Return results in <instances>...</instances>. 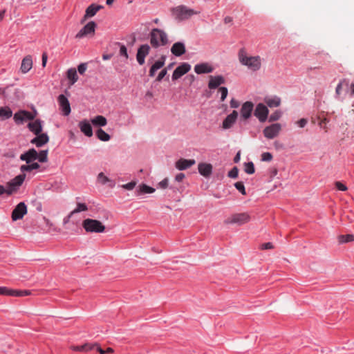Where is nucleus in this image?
Segmentation results:
<instances>
[{
  "label": "nucleus",
  "instance_id": "obj_42",
  "mask_svg": "<svg viewBox=\"0 0 354 354\" xmlns=\"http://www.w3.org/2000/svg\"><path fill=\"white\" fill-rule=\"evenodd\" d=\"M37 160L40 162H48V150H41L39 153L37 152Z\"/></svg>",
  "mask_w": 354,
  "mask_h": 354
},
{
  "label": "nucleus",
  "instance_id": "obj_34",
  "mask_svg": "<svg viewBox=\"0 0 354 354\" xmlns=\"http://www.w3.org/2000/svg\"><path fill=\"white\" fill-rule=\"evenodd\" d=\"M12 115V111L8 106L0 108V118L1 120L9 119Z\"/></svg>",
  "mask_w": 354,
  "mask_h": 354
},
{
  "label": "nucleus",
  "instance_id": "obj_43",
  "mask_svg": "<svg viewBox=\"0 0 354 354\" xmlns=\"http://www.w3.org/2000/svg\"><path fill=\"white\" fill-rule=\"evenodd\" d=\"M244 171L248 174H252L254 173V165L252 162H245L244 164Z\"/></svg>",
  "mask_w": 354,
  "mask_h": 354
},
{
  "label": "nucleus",
  "instance_id": "obj_25",
  "mask_svg": "<svg viewBox=\"0 0 354 354\" xmlns=\"http://www.w3.org/2000/svg\"><path fill=\"white\" fill-rule=\"evenodd\" d=\"M254 115L260 122H266V105L263 103L258 104L254 109Z\"/></svg>",
  "mask_w": 354,
  "mask_h": 354
},
{
  "label": "nucleus",
  "instance_id": "obj_54",
  "mask_svg": "<svg viewBox=\"0 0 354 354\" xmlns=\"http://www.w3.org/2000/svg\"><path fill=\"white\" fill-rule=\"evenodd\" d=\"M158 185L162 189H166L168 187V179L164 178L158 183Z\"/></svg>",
  "mask_w": 354,
  "mask_h": 354
},
{
  "label": "nucleus",
  "instance_id": "obj_18",
  "mask_svg": "<svg viewBox=\"0 0 354 354\" xmlns=\"http://www.w3.org/2000/svg\"><path fill=\"white\" fill-rule=\"evenodd\" d=\"M171 53L176 57H180L186 52L185 45L182 41L174 43L171 48Z\"/></svg>",
  "mask_w": 354,
  "mask_h": 354
},
{
  "label": "nucleus",
  "instance_id": "obj_20",
  "mask_svg": "<svg viewBox=\"0 0 354 354\" xmlns=\"http://www.w3.org/2000/svg\"><path fill=\"white\" fill-rule=\"evenodd\" d=\"M196 161L194 159H185L180 158L176 162V167L180 170H185L194 165H195Z\"/></svg>",
  "mask_w": 354,
  "mask_h": 354
},
{
  "label": "nucleus",
  "instance_id": "obj_39",
  "mask_svg": "<svg viewBox=\"0 0 354 354\" xmlns=\"http://www.w3.org/2000/svg\"><path fill=\"white\" fill-rule=\"evenodd\" d=\"M30 291L28 290H15L12 289V297H22L30 295Z\"/></svg>",
  "mask_w": 354,
  "mask_h": 354
},
{
  "label": "nucleus",
  "instance_id": "obj_28",
  "mask_svg": "<svg viewBox=\"0 0 354 354\" xmlns=\"http://www.w3.org/2000/svg\"><path fill=\"white\" fill-rule=\"evenodd\" d=\"M28 127L35 135H39L42 131L41 122L39 119H37L32 122H29Z\"/></svg>",
  "mask_w": 354,
  "mask_h": 354
},
{
  "label": "nucleus",
  "instance_id": "obj_8",
  "mask_svg": "<svg viewBox=\"0 0 354 354\" xmlns=\"http://www.w3.org/2000/svg\"><path fill=\"white\" fill-rule=\"evenodd\" d=\"M27 214V206L24 202L18 203L12 212V220L16 221L22 219L24 215Z\"/></svg>",
  "mask_w": 354,
  "mask_h": 354
},
{
  "label": "nucleus",
  "instance_id": "obj_3",
  "mask_svg": "<svg viewBox=\"0 0 354 354\" xmlns=\"http://www.w3.org/2000/svg\"><path fill=\"white\" fill-rule=\"evenodd\" d=\"M240 62L247 66L251 70L255 71L260 68L261 62L259 57H248L243 49H241L239 53Z\"/></svg>",
  "mask_w": 354,
  "mask_h": 354
},
{
  "label": "nucleus",
  "instance_id": "obj_58",
  "mask_svg": "<svg viewBox=\"0 0 354 354\" xmlns=\"http://www.w3.org/2000/svg\"><path fill=\"white\" fill-rule=\"evenodd\" d=\"M153 68H155L157 71L161 68L163 66L162 62L156 61L155 63L152 65Z\"/></svg>",
  "mask_w": 354,
  "mask_h": 354
},
{
  "label": "nucleus",
  "instance_id": "obj_11",
  "mask_svg": "<svg viewBox=\"0 0 354 354\" xmlns=\"http://www.w3.org/2000/svg\"><path fill=\"white\" fill-rule=\"evenodd\" d=\"M59 109L64 116H68L71 111V106L68 98L64 95L60 94L57 98Z\"/></svg>",
  "mask_w": 354,
  "mask_h": 354
},
{
  "label": "nucleus",
  "instance_id": "obj_23",
  "mask_svg": "<svg viewBox=\"0 0 354 354\" xmlns=\"http://www.w3.org/2000/svg\"><path fill=\"white\" fill-rule=\"evenodd\" d=\"M349 81L346 79L342 80L337 84L335 89V94L340 97L343 93H348Z\"/></svg>",
  "mask_w": 354,
  "mask_h": 354
},
{
  "label": "nucleus",
  "instance_id": "obj_56",
  "mask_svg": "<svg viewBox=\"0 0 354 354\" xmlns=\"http://www.w3.org/2000/svg\"><path fill=\"white\" fill-rule=\"evenodd\" d=\"M307 122L308 121L305 118H302L297 122L298 126L301 128L304 127L306 125Z\"/></svg>",
  "mask_w": 354,
  "mask_h": 354
},
{
  "label": "nucleus",
  "instance_id": "obj_32",
  "mask_svg": "<svg viewBox=\"0 0 354 354\" xmlns=\"http://www.w3.org/2000/svg\"><path fill=\"white\" fill-rule=\"evenodd\" d=\"M40 168V165L37 162L29 163L28 165H23L20 167V170L22 173L30 172L34 169H38Z\"/></svg>",
  "mask_w": 354,
  "mask_h": 354
},
{
  "label": "nucleus",
  "instance_id": "obj_50",
  "mask_svg": "<svg viewBox=\"0 0 354 354\" xmlns=\"http://www.w3.org/2000/svg\"><path fill=\"white\" fill-rule=\"evenodd\" d=\"M136 185V182L131 181L127 184L123 185L122 187L127 190H132L135 187Z\"/></svg>",
  "mask_w": 354,
  "mask_h": 354
},
{
  "label": "nucleus",
  "instance_id": "obj_2",
  "mask_svg": "<svg viewBox=\"0 0 354 354\" xmlns=\"http://www.w3.org/2000/svg\"><path fill=\"white\" fill-rule=\"evenodd\" d=\"M171 12L172 17L178 21L187 20L192 17L193 15L200 13L199 11H196L194 9L189 8L184 5L178 6L171 8Z\"/></svg>",
  "mask_w": 354,
  "mask_h": 354
},
{
  "label": "nucleus",
  "instance_id": "obj_21",
  "mask_svg": "<svg viewBox=\"0 0 354 354\" xmlns=\"http://www.w3.org/2000/svg\"><path fill=\"white\" fill-rule=\"evenodd\" d=\"M238 117V112L236 111H233L230 114L227 115V117L223 121V129H230L232 127V125L235 123Z\"/></svg>",
  "mask_w": 354,
  "mask_h": 354
},
{
  "label": "nucleus",
  "instance_id": "obj_53",
  "mask_svg": "<svg viewBox=\"0 0 354 354\" xmlns=\"http://www.w3.org/2000/svg\"><path fill=\"white\" fill-rule=\"evenodd\" d=\"M277 173H278V169L277 167L270 168L269 175H270V178L273 179L274 177H275L277 176Z\"/></svg>",
  "mask_w": 354,
  "mask_h": 354
},
{
  "label": "nucleus",
  "instance_id": "obj_57",
  "mask_svg": "<svg viewBox=\"0 0 354 354\" xmlns=\"http://www.w3.org/2000/svg\"><path fill=\"white\" fill-rule=\"evenodd\" d=\"M41 59H42V66L45 67L46 65L47 59H48L47 53L44 52L42 53Z\"/></svg>",
  "mask_w": 354,
  "mask_h": 354
},
{
  "label": "nucleus",
  "instance_id": "obj_1",
  "mask_svg": "<svg viewBox=\"0 0 354 354\" xmlns=\"http://www.w3.org/2000/svg\"><path fill=\"white\" fill-rule=\"evenodd\" d=\"M151 46L155 49L169 44L167 33L162 29L154 28L149 35Z\"/></svg>",
  "mask_w": 354,
  "mask_h": 354
},
{
  "label": "nucleus",
  "instance_id": "obj_44",
  "mask_svg": "<svg viewBox=\"0 0 354 354\" xmlns=\"http://www.w3.org/2000/svg\"><path fill=\"white\" fill-rule=\"evenodd\" d=\"M97 181L102 185H105L110 181V179L104 173L100 172L97 176Z\"/></svg>",
  "mask_w": 354,
  "mask_h": 354
},
{
  "label": "nucleus",
  "instance_id": "obj_13",
  "mask_svg": "<svg viewBox=\"0 0 354 354\" xmlns=\"http://www.w3.org/2000/svg\"><path fill=\"white\" fill-rule=\"evenodd\" d=\"M76 351H88L91 350H96L100 354H106V351L103 350L98 344H85L82 346H77L74 348Z\"/></svg>",
  "mask_w": 354,
  "mask_h": 354
},
{
  "label": "nucleus",
  "instance_id": "obj_55",
  "mask_svg": "<svg viewBox=\"0 0 354 354\" xmlns=\"http://www.w3.org/2000/svg\"><path fill=\"white\" fill-rule=\"evenodd\" d=\"M276 179L278 180L279 178H277ZM279 185L280 183L279 180L274 181V184L272 185L271 186H267V189H268L269 191H272L274 189H276Z\"/></svg>",
  "mask_w": 354,
  "mask_h": 354
},
{
  "label": "nucleus",
  "instance_id": "obj_33",
  "mask_svg": "<svg viewBox=\"0 0 354 354\" xmlns=\"http://www.w3.org/2000/svg\"><path fill=\"white\" fill-rule=\"evenodd\" d=\"M91 122L95 127H104L107 124V120L103 115H97L91 120Z\"/></svg>",
  "mask_w": 354,
  "mask_h": 354
},
{
  "label": "nucleus",
  "instance_id": "obj_9",
  "mask_svg": "<svg viewBox=\"0 0 354 354\" xmlns=\"http://www.w3.org/2000/svg\"><path fill=\"white\" fill-rule=\"evenodd\" d=\"M35 118V113H32L28 111L21 110L15 113L14 115V120L16 124H22L26 120H32Z\"/></svg>",
  "mask_w": 354,
  "mask_h": 354
},
{
  "label": "nucleus",
  "instance_id": "obj_31",
  "mask_svg": "<svg viewBox=\"0 0 354 354\" xmlns=\"http://www.w3.org/2000/svg\"><path fill=\"white\" fill-rule=\"evenodd\" d=\"M66 77L70 81V84H74L78 80L77 71L75 68H71L67 71Z\"/></svg>",
  "mask_w": 354,
  "mask_h": 354
},
{
  "label": "nucleus",
  "instance_id": "obj_4",
  "mask_svg": "<svg viewBox=\"0 0 354 354\" xmlns=\"http://www.w3.org/2000/svg\"><path fill=\"white\" fill-rule=\"evenodd\" d=\"M82 227L87 232L101 233L104 232L105 226L98 220L86 218L82 222Z\"/></svg>",
  "mask_w": 354,
  "mask_h": 354
},
{
  "label": "nucleus",
  "instance_id": "obj_19",
  "mask_svg": "<svg viewBox=\"0 0 354 354\" xmlns=\"http://www.w3.org/2000/svg\"><path fill=\"white\" fill-rule=\"evenodd\" d=\"M198 169L201 176L208 178L212 174L213 167L210 163L201 162L198 165Z\"/></svg>",
  "mask_w": 354,
  "mask_h": 354
},
{
  "label": "nucleus",
  "instance_id": "obj_5",
  "mask_svg": "<svg viewBox=\"0 0 354 354\" xmlns=\"http://www.w3.org/2000/svg\"><path fill=\"white\" fill-rule=\"evenodd\" d=\"M25 178L26 174H21L15 176L14 178L10 180L7 183V188H6V194L8 196H10L13 193L17 192L19 189L21 185L23 184Z\"/></svg>",
  "mask_w": 354,
  "mask_h": 354
},
{
  "label": "nucleus",
  "instance_id": "obj_46",
  "mask_svg": "<svg viewBox=\"0 0 354 354\" xmlns=\"http://www.w3.org/2000/svg\"><path fill=\"white\" fill-rule=\"evenodd\" d=\"M0 295H6L12 297V289L5 286H0Z\"/></svg>",
  "mask_w": 354,
  "mask_h": 354
},
{
  "label": "nucleus",
  "instance_id": "obj_22",
  "mask_svg": "<svg viewBox=\"0 0 354 354\" xmlns=\"http://www.w3.org/2000/svg\"><path fill=\"white\" fill-rule=\"evenodd\" d=\"M31 140L30 143L35 145L37 147H41L49 141V137L46 133H39Z\"/></svg>",
  "mask_w": 354,
  "mask_h": 354
},
{
  "label": "nucleus",
  "instance_id": "obj_15",
  "mask_svg": "<svg viewBox=\"0 0 354 354\" xmlns=\"http://www.w3.org/2000/svg\"><path fill=\"white\" fill-rule=\"evenodd\" d=\"M37 151L34 148L30 149L20 156V160L25 161L27 164L31 163L37 160Z\"/></svg>",
  "mask_w": 354,
  "mask_h": 354
},
{
  "label": "nucleus",
  "instance_id": "obj_52",
  "mask_svg": "<svg viewBox=\"0 0 354 354\" xmlns=\"http://www.w3.org/2000/svg\"><path fill=\"white\" fill-rule=\"evenodd\" d=\"M335 187L338 190L346 191L347 187L339 181L335 182Z\"/></svg>",
  "mask_w": 354,
  "mask_h": 354
},
{
  "label": "nucleus",
  "instance_id": "obj_41",
  "mask_svg": "<svg viewBox=\"0 0 354 354\" xmlns=\"http://www.w3.org/2000/svg\"><path fill=\"white\" fill-rule=\"evenodd\" d=\"M87 210L88 207L85 203H77V206L72 212H71V215H73L74 214L85 212Z\"/></svg>",
  "mask_w": 354,
  "mask_h": 354
},
{
  "label": "nucleus",
  "instance_id": "obj_47",
  "mask_svg": "<svg viewBox=\"0 0 354 354\" xmlns=\"http://www.w3.org/2000/svg\"><path fill=\"white\" fill-rule=\"evenodd\" d=\"M218 91L221 94V101L223 102L227 96L228 90H227V87L222 86V87L219 88Z\"/></svg>",
  "mask_w": 354,
  "mask_h": 354
},
{
  "label": "nucleus",
  "instance_id": "obj_24",
  "mask_svg": "<svg viewBox=\"0 0 354 354\" xmlns=\"http://www.w3.org/2000/svg\"><path fill=\"white\" fill-rule=\"evenodd\" d=\"M281 129V126L279 123L272 124L267 127V138L272 139L278 136Z\"/></svg>",
  "mask_w": 354,
  "mask_h": 354
},
{
  "label": "nucleus",
  "instance_id": "obj_51",
  "mask_svg": "<svg viewBox=\"0 0 354 354\" xmlns=\"http://www.w3.org/2000/svg\"><path fill=\"white\" fill-rule=\"evenodd\" d=\"M167 68H164L162 69L158 74L157 78H156V81L158 82H160L164 77L165 76L167 75Z\"/></svg>",
  "mask_w": 354,
  "mask_h": 354
},
{
  "label": "nucleus",
  "instance_id": "obj_7",
  "mask_svg": "<svg viewBox=\"0 0 354 354\" xmlns=\"http://www.w3.org/2000/svg\"><path fill=\"white\" fill-rule=\"evenodd\" d=\"M97 24L95 21L88 22L75 35L76 39H81L88 35H93L95 31Z\"/></svg>",
  "mask_w": 354,
  "mask_h": 354
},
{
  "label": "nucleus",
  "instance_id": "obj_64",
  "mask_svg": "<svg viewBox=\"0 0 354 354\" xmlns=\"http://www.w3.org/2000/svg\"><path fill=\"white\" fill-rule=\"evenodd\" d=\"M348 93L354 94V83H349Z\"/></svg>",
  "mask_w": 354,
  "mask_h": 354
},
{
  "label": "nucleus",
  "instance_id": "obj_62",
  "mask_svg": "<svg viewBox=\"0 0 354 354\" xmlns=\"http://www.w3.org/2000/svg\"><path fill=\"white\" fill-rule=\"evenodd\" d=\"M240 159H241V152L238 151L237 153L235 155L233 160L235 163H237L240 161Z\"/></svg>",
  "mask_w": 354,
  "mask_h": 354
},
{
  "label": "nucleus",
  "instance_id": "obj_12",
  "mask_svg": "<svg viewBox=\"0 0 354 354\" xmlns=\"http://www.w3.org/2000/svg\"><path fill=\"white\" fill-rule=\"evenodd\" d=\"M191 69V65L188 63H182L174 71L172 80H176L188 73Z\"/></svg>",
  "mask_w": 354,
  "mask_h": 354
},
{
  "label": "nucleus",
  "instance_id": "obj_45",
  "mask_svg": "<svg viewBox=\"0 0 354 354\" xmlns=\"http://www.w3.org/2000/svg\"><path fill=\"white\" fill-rule=\"evenodd\" d=\"M234 186L236 189L240 192L243 195L246 194L244 184L242 181H239L234 183Z\"/></svg>",
  "mask_w": 354,
  "mask_h": 354
},
{
  "label": "nucleus",
  "instance_id": "obj_36",
  "mask_svg": "<svg viewBox=\"0 0 354 354\" xmlns=\"http://www.w3.org/2000/svg\"><path fill=\"white\" fill-rule=\"evenodd\" d=\"M95 135L97 138L101 141L106 142L111 139V136H109V134H108L101 128H99L96 131Z\"/></svg>",
  "mask_w": 354,
  "mask_h": 354
},
{
  "label": "nucleus",
  "instance_id": "obj_14",
  "mask_svg": "<svg viewBox=\"0 0 354 354\" xmlns=\"http://www.w3.org/2000/svg\"><path fill=\"white\" fill-rule=\"evenodd\" d=\"M254 109V104L250 101H247L242 104L241 109V115L243 120H248L250 118Z\"/></svg>",
  "mask_w": 354,
  "mask_h": 354
},
{
  "label": "nucleus",
  "instance_id": "obj_38",
  "mask_svg": "<svg viewBox=\"0 0 354 354\" xmlns=\"http://www.w3.org/2000/svg\"><path fill=\"white\" fill-rule=\"evenodd\" d=\"M337 240L339 244L346 243L354 241L353 234L339 235L337 236Z\"/></svg>",
  "mask_w": 354,
  "mask_h": 354
},
{
  "label": "nucleus",
  "instance_id": "obj_29",
  "mask_svg": "<svg viewBox=\"0 0 354 354\" xmlns=\"http://www.w3.org/2000/svg\"><path fill=\"white\" fill-rule=\"evenodd\" d=\"M32 66V59L30 55L26 56L21 62V71L23 73H28Z\"/></svg>",
  "mask_w": 354,
  "mask_h": 354
},
{
  "label": "nucleus",
  "instance_id": "obj_63",
  "mask_svg": "<svg viewBox=\"0 0 354 354\" xmlns=\"http://www.w3.org/2000/svg\"><path fill=\"white\" fill-rule=\"evenodd\" d=\"M73 215H71V213L67 215L66 216H65L63 219V223L65 225L66 223H68L71 218Z\"/></svg>",
  "mask_w": 354,
  "mask_h": 354
},
{
  "label": "nucleus",
  "instance_id": "obj_30",
  "mask_svg": "<svg viewBox=\"0 0 354 354\" xmlns=\"http://www.w3.org/2000/svg\"><path fill=\"white\" fill-rule=\"evenodd\" d=\"M281 104V99L280 97L274 95L267 97V108L279 107Z\"/></svg>",
  "mask_w": 354,
  "mask_h": 354
},
{
  "label": "nucleus",
  "instance_id": "obj_60",
  "mask_svg": "<svg viewBox=\"0 0 354 354\" xmlns=\"http://www.w3.org/2000/svg\"><path fill=\"white\" fill-rule=\"evenodd\" d=\"M239 106V103L234 99H232L230 101V106L232 108H238Z\"/></svg>",
  "mask_w": 354,
  "mask_h": 354
},
{
  "label": "nucleus",
  "instance_id": "obj_48",
  "mask_svg": "<svg viewBox=\"0 0 354 354\" xmlns=\"http://www.w3.org/2000/svg\"><path fill=\"white\" fill-rule=\"evenodd\" d=\"M239 175V169L237 167H234L227 174V176L231 178H236Z\"/></svg>",
  "mask_w": 354,
  "mask_h": 354
},
{
  "label": "nucleus",
  "instance_id": "obj_61",
  "mask_svg": "<svg viewBox=\"0 0 354 354\" xmlns=\"http://www.w3.org/2000/svg\"><path fill=\"white\" fill-rule=\"evenodd\" d=\"M156 71L157 70L151 66L149 71V75L150 77H153Z\"/></svg>",
  "mask_w": 354,
  "mask_h": 354
},
{
  "label": "nucleus",
  "instance_id": "obj_35",
  "mask_svg": "<svg viewBox=\"0 0 354 354\" xmlns=\"http://www.w3.org/2000/svg\"><path fill=\"white\" fill-rule=\"evenodd\" d=\"M155 192V189L152 187H150L146 184H141L139 185V188L138 189V194H151Z\"/></svg>",
  "mask_w": 354,
  "mask_h": 354
},
{
  "label": "nucleus",
  "instance_id": "obj_6",
  "mask_svg": "<svg viewBox=\"0 0 354 354\" xmlns=\"http://www.w3.org/2000/svg\"><path fill=\"white\" fill-rule=\"evenodd\" d=\"M250 216L247 212L236 213L232 214L226 220H225V224H237L238 225H242L248 223L250 221Z\"/></svg>",
  "mask_w": 354,
  "mask_h": 354
},
{
  "label": "nucleus",
  "instance_id": "obj_10",
  "mask_svg": "<svg viewBox=\"0 0 354 354\" xmlns=\"http://www.w3.org/2000/svg\"><path fill=\"white\" fill-rule=\"evenodd\" d=\"M151 47L149 44H142L139 46L136 53V60L140 65L145 62V57L149 54Z\"/></svg>",
  "mask_w": 354,
  "mask_h": 354
},
{
  "label": "nucleus",
  "instance_id": "obj_17",
  "mask_svg": "<svg viewBox=\"0 0 354 354\" xmlns=\"http://www.w3.org/2000/svg\"><path fill=\"white\" fill-rule=\"evenodd\" d=\"M103 8L102 6L96 5L95 3L91 4L85 11V15H84L83 19L81 21L82 24L84 21H86L88 18L92 17L96 15V13Z\"/></svg>",
  "mask_w": 354,
  "mask_h": 354
},
{
  "label": "nucleus",
  "instance_id": "obj_59",
  "mask_svg": "<svg viewBox=\"0 0 354 354\" xmlns=\"http://www.w3.org/2000/svg\"><path fill=\"white\" fill-rule=\"evenodd\" d=\"M185 176L183 173H179L175 176V180L178 182L182 181L185 178Z\"/></svg>",
  "mask_w": 354,
  "mask_h": 354
},
{
  "label": "nucleus",
  "instance_id": "obj_40",
  "mask_svg": "<svg viewBox=\"0 0 354 354\" xmlns=\"http://www.w3.org/2000/svg\"><path fill=\"white\" fill-rule=\"evenodd\" d=\"M115 44L120 47V51H119L120 56L124 57L126 59H127L129 58V55H128L127 49V47L125 46V45L119 41L115 42Z\"/></svg>",
  "mask_w": 354,
  "mask_h": 354
},
{
  "label": "nucleus",
  "instance_id": "obj_49",
  "mask_svg": "<svg viewBox=\"0 0 354 354\" xmlns=\"http://www.w3.org/2000/svg\"><path fill=\"white\" fill-rule=\"evenodd\" d=\"M77 69H78L79 73L81 75H83L87 69V64L86 63L80 64L78 66Z\"/></svg>",
  "mask_w": 354,
  "mask_h": 354
},
{
  "label": "nucleus",
  "instance_id": "obj_37",
  "mask_svg": "<svg viewBox=\"0 0 354 354\" xmlns=\"http://www.w3.org/2000/svg\"><path fill=\"white\" fill-rule=\"evenodd\" d=\"M269 111L267 109V120L268 122H274L279 120L282 115V111L281 110H276L270 115L268 116Z\"/></svg>",
  "mask_w": 354,
  "mask_h": 354
},
{
  "label": "nucleus",
  "instance_id": "obj_26",
  "mask_svg": "<svg viewBox=\"0 0 354 354\" xmlns=\"http://www.w3.org/2000/svg\"><path fill=\"white\" fill-rule=\"evenodd\" d=\"M214 71V68L208 63H201L195 65L194 71L197 74L209 73Z\"/></svg>",
  "mask_w": 354,
  "mask_h": 354
},
{
  "label": "nucleus",
  "instance_id": "obj_27",
  "mask_svg": "<svg viewBox=\"0 0 354 354\" xmlns=\"http://www.w3.org/2000/svg\"><path fill=\"white\" fill-rule=\"evenodd\" d=\"M79 127L81 131L87 137H91L93 136V129L91 124L87 120H83L80 122Z\"/></svg>",
  "mask_w": 354,
  "mask_h": 354
},
{
  "label": "nucleus",
  "instance_id": "obj_16",
  "mask_svg": "<svg viewBox=\"0 0 354 354\" xmlns=\"http://www.w3.org/2000/svg\"><path fill=\"white\" fill-rule=\"evenodd\" d=\"M225 80L222 75H210L209 76V80L208 82V88L209 89H216L220 85L225 84Z\"/></svg>",
  "mask_w": 354,
  "mask_h": 354
}]
</instances>
